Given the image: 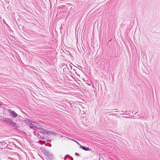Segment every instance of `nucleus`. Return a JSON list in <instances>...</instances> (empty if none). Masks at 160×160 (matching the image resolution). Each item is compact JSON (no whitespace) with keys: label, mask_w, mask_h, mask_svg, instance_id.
I'll return each instance as SVG.
<instances>
[{"label":"nucleus","mask_w":160,"mask_h":160,"mask_svg":"<svg viewBox=\"0 0 160 160\" xmlns=\"http://www.w3.org/2000/svg\"><path fill=\"white\" fill-rule=\"evenodd\" d=\"M39 124L38 123H33L31 122V124L29 125V127L30 128H33L34 130H37L38 127L37 126H39Z\"/></svg>","instance_id":"obj_1"},{"label":"nucleus","mask_w":160,"mask_h":160,"mask_svg":"<svg viewBox=\"0 0 160 160\" xmlns=\"http://www.w3.org/2000/svg\"><path fill=\"white\" fill-rule=\"evenodd\" d=\"M10 125L12 126V128H13L15 129H17L18 128V124L13 121H12Z\"/></svg>","instance_id":"obj_2"},{"label":"nucleus","mask_w":160,"mask_h":160,"mask_svg":"<svg viewBox=\"0 0 160 160\" xmlns=\"http://www.w3.org/2000/svg\"><path fill=\"white\" fill-rule=\"evenodd\" d=\"M47 154L48 155H47L46 156L50 160H52L54 159L53 155L51 152H49Z\"/></svg>","instance_id":"obj_3"},{"label":"nucleus","mask_w":160,"mask_h":160,"mask_svg":"<svg viewBox=\"0 0 160 160\" xmlns=\"http://www.w3.org/2000/svg\"><path fill=\"white\" fill-rule=\"evenodd\" d=\"M10 112V114L11 116H12L13 118H16L18 114L16 113L14 111H12L10 109L8 110Z\"/></svg>","instance_id":"obj_4"},{"label":"nucleus","mask_w":160,"mask_h":160,"mask_svg":"<svg viewBox=\"0 0 160 160\" xmlns=\"http://www.w3.org/2000/svg\"><path fill=\"white\" fill-rule=\"evenodd\" d=\"M37 129V130L39 131V132H40L41 133L43 134V135L45 134V133L47 132L46 130L43 128H41L38 127V128Z\"/></svg>","instance_id":"obj_5"},{"label":"nucleus","mask_w":160,"mask_h":160,"mask_svg":"<svg viewBox=\"0 0 160 160\" xmlns=\"http://www.w3.org/2000/svg\"><path fill=\"white\" fill-rule=\"evenodd\" d=\"M71 8V5L67 3L65 6L64 10L67 11L69 8V10H70Z\"/></svg>","instance_id":"obj_6"},{"label":"nucleus","mask_w":160,"mask_h":160,"mask_svg":"<svg viewBox=\"0 0 160 160\" xmlns=\"http://www.w3.org/2000/svg\"><path fill=\"white\" fill-rule=\"evenodd\" d=\"M26 123L28 125H30L31 124V122H33V123H35L34 122H33L31 120H29L28 119L26 118L25 120Z\"/></svg>","instance_id":"obj_7"},{"label":"nucleus","mask_w":160,"mask_h":160,"mask_svg":"<svg viewBox=\"0 0 160 160\" xmlns=\"http://www.w3.org/2000/svg\"><path fill=\"white\" fill-rule=\"evenodd\" d=\"M7 145L6 143L4 142H0V147H7Z\"/></svg>","instance_id":"obj_8"},{"label":"nucleus","mask_w":160,"mask_h":160,"mask_svg":"<svg viewBox=\"0 0 160 160\" xmlns=\"http://www.w3.org/2000/svg\"><path fill=\"white\" fill-rule=\"evenodd\" d=\"M80 148L86 151H88L90 150L89 148L82 146V145H80Z\"/></svg>","instance_id":"obj_9"},{"label":"nucleus","mask_w":160,"mask_h":160,"mask_svg":"<svg viewBox=\"0 0 160 160\" xmlns=\"http://www.w3.org/2000/svg\"><path fill=\"white\" fill-rule=\"evenodd\" d=\"M39 132V131H34L33 132V134L34 136H36L37 137H38L39 136H40L39 134L38 133Z\"/></svg>","instance_id":"obj_10"},{"label":"nucleus","mask_w":160,"mask_h":160,"mask_svg":"<svg viewBox=\"0 0 160 160\" xmlns=\"http://www.w3.org/2000/svg\"><path fill=\"white\" fill-rule=\"evenodd\" d=\"M12 121L11 119L9 118H7L6 122L7 124H10Z\"/></svg>","instance_id":"obj_11"},{"label":"nucleus","mask_w":160,"mask_h":160,"mask_svg":"<svg viewBox=\"0 0 160 160\" xmlns=\"http://www.w3.org/2000/svg\"><path fill=\"white\" fill-rule=\"evenodd\" d=\"M46 132H46V133H45V134H46V135H48V134H51V133H55V134L56 133H55L54 132H52L49 130H48V131L46 130Z\"/></svg>","instance_id":"obj_12"},{"label":"nucleus","mask_w":160,"mask_h":160,"mask_svg":"<svg viewBox=\"0 0 160 160\" xmlns=\"http://www.w3.org/2000/svg\"><path fill=\"white\" fill-rule=\"evenodd\" d=\"M7 118H4L3 117H2V118L1 119V120L2 122H6V119Z\"/></svg>","instance_id":"obj_13"},{"label":"nucleus","mask_w":160,"mask_h":160,"mask_svg":"<svg viewBox=\"0 0 160 160\" xmlns=\"http://www.w3.org/2000/svg\"><path fill=\"white\" fill-rule=\"evenodd\" d=\"M40 150L42 152H44L46 150L44 147H41L40 148Z\"/></svg>","instance_id":"obj_14"},{"label":"nucleus","mask_w":160,"mask_h":160,"mask_svg":"<svg viewBox=\"0 0 160 160\" xmlns=\"http://www.w3.org/2000/svg\"><path fill=\"white\" fill-rule=\"evenodd\" d=\"M45 146L51 147L52 146V145L50 143H47L45 144Z\"/></svg>","instance_id":"obj_15"},{"label":"nucleus","mask_w":160,"mask_h":160,"mask_svg":"<svg viewBox=\"0 0 160 160\" xmlns=\"http://www.w3.org/2000/svg\"><path fill=\"white\" fill-rule=\"evenodd\" d=\"M49 152L48 151L46 150L44 152H43L42 153L46 156L47 155H48L47 154Z\"/></svg>","instance_id":"obj_16"},{"label":"nucleus","mask_w":160,"mask_h":160,"mask_svg":"<svg viewBox=\"0 0 160 160\" xmlns=\"http://www.w3.org/2000/svg\"><path fill=\"white\" fill-rule=\"evenodd\" d=\"M16 118H17L18 119V120H21V118H22V117L20 116L18 114V115Z\"/></svg>","instance_id":"obj_17"},{"label":"nucleus","mask_w":160,"mask_h":160,"mask_svg":"<svg viewBox=\"0 0 160 160\" xmlns=\"http://www.w3.org/2000/svg\"><path fill=\"white\" fill-rule=\"evenodd\" d=\"M39 136H40V138H41L42 140H45L46 139V138H44V136H41L40 135Z\"/></svg>","instance_id":"obj_18"},{"label":"nucleus","mask_w":160,"mask_h":160,"mask_svg":"<svg viewBox=\"0 0 160 160\" xmlns=\"http://www.w3.org/2000/svg\"><path fill=\"white\" fill-rule=\"evenodd\" d=\"M67 156L69 157L71 160H74L73 158L72 157L69 156V155H67Z\"/></svg>","instance_id":"obj_19"},{"label":"nucleus","mask_w":160,"mask_h":160,"mask_svg":"<svg viewBox=\"0 0 160 160\" xmlns=\"http://www.w3.org/2000/svg\"><path fill=\"white\" fill-rule=\"evenodd\" d=\"M75 155L77 156H80L79 154L78 153H77V152H76L75 153Z\"/></svg>","instance_id":"obj_20"},{"label":"nucleus","mask_w":160,"mask_h":160,"mask_svg":"<svg viewBox=\"0 0 160 160\" xmlns=\"http://www.w3.org/2000/svg\"><path fill=\"white\" fill-rule=\"evenodd\" d=\"M47 142H51V140H49V139H47V138H46V139L45 140Z\"/></svg>","instance_id":"obj_21"},{"label":"nucleus","mask_w":160,"mask_h":160,"mask_svg":"<svg viewBox=\"0 0 160 160\" xmlns=\"http://www.w3.org/2000/svg\"><path fill=\"white\" fill-rule=\"evenodd\" d=\"M5 149V148L0 147V151H1L2 150V149Z\"/></svg>","instance_id":"obj_22"},{"label":"nucleus","mask_w":160,"mask_h":160,"mask_svg":"<svg viewBox=\"0 0 160 160\" xmlns=\"http://www.w3.org/2000/svg\"><path fill=\"white\" fill-rule=\"evenodd\" d=\"M137 113V112H136L135 113V112H134V111H132V113L133 114H136Z\"/></svg>","instance_id":"obj_23"},{"label":"nucleus","mask_w":160,"mask_h":160,"mask_svg":"<svg viewBox=\"0 0 160 160\" xmlns=\"http://www.w3.org/2000/svg\"><path fill=\"white\" fill-rule=\"evenodd\" d=\"M66 156H67V155H66V156H65V157H64V160H67V158H66Z\"/></svg>","instance_id":"obj_24"},{"label":"nucleus","mask_w":160,"mask_h":160,"mask_svg":"<svg viewBox=\"0 0 160 160\" xmlns=\"http://www.w3.org/2000/svg\"><path fill=\"white\" fill-rule=\"evenodd\" d=\"M76 142L77 143H78V144L80 145H81L79 143H78V142H77V141H76Z\"/></svg>","instance_id":"obj_25"},{"label":"nucleus","mask_w":160,"mask_h":160,"mask_svg":"<svg viewBox=\"0 0 160 160\" xmlns=\"http://www.w3.org/2000/svg\"><path fill=\"white\" fill-rule=\"evenodd\" d=\"M2 102L0 101V106L2 105Z\"/></svg>","instance_id":"obj_26"},{"label":"nucleus","mask_w":160,"mask_h":160,"mask_svg":"<svg viewBox=\"0 0 160 160\" xmlns=\"http://www.w3.org/2000/svg\"><path fill=\"white\" fill-rule=\"evenodd\" d=\"M117 110V109H112V110Z\"/></svg>","instance_id":"obj_27"},{"label":"nucleus","mask_w":160,"mask_h":160,"mask_svg":"<svg viewBox=\"0 0 160 160\" xmlns=\"http://www.w3.org/2000/svg\"><path fill=\"white\" fill-rule=\"evenodd\" d=\"M128 112V111H126L125 112H126V113H127Z\"/></svg>","instance_id":"obj_28"},{"label":"nucleus","mask_w":160,"mask_h":160,"mask_svg":"<svg viewBox=\"0 0 160 160\" xmlns=\"http://www.w3.org/2000/svg\"><path fill=\"white\" fill-rule=\"evenodd\" d=\"M119 111H116L115 112H119Z\"/></svg>","instance_id":"obj_29"},{"label":"nucleus","mask_w":160,"mask_h":160,"mask_svg":"<svg viewBox=\"0 0 160 160\" xmlns=\"http://www.w3.org/2000/svg\"><path fill=\"white\" fill-rule=\"evenodd\" d=\"M121 112H123V111H121Z\"/></svg>","instance_id":"obj_30"},{"label":"nucleus","mask_w":160,"mask_h":160,"mask_svg":"<svg viewBox=\"0 0 160 160\" xmlns=\"http://www.w3.org/2000/svg\"><path fill=\"white\" fill-rule=\"evenodd\" d=\"M123 114V115H124V114H123H123Z\"/></svg>","instance_id":"obj_31"},{"label":"nucleus","mask_w":160,"mask_h":160,"mask_svg":"<svg viewBox=\"0 0 160 160\" xmlns=\"http://www.w3.org/2000/svg\"><path fill=\"white\" fill-rule=\"evenodd\" d=\"M62 1H63L64 0H61Z\"/></svg>","instance_id":"obj_32"}]
</instances>
